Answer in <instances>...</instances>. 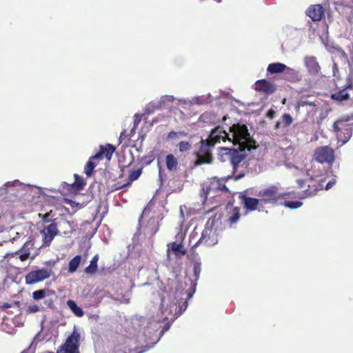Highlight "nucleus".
Returning <instances> with one entry per match:
<instances>
[{
    "instance_id": "obj_4",
    "label": "nucleus",
    "mask_w": 353,
    "mask_h": 353,
    "mask_svg": "<svg viewBox=\"0 0 353 353\" xmlns=\"http://www.w3.org/2000/svg\"><path fill=\"white\" fill-rule=\"evenodd\" d=\"M287 195L288 194L279 192L276 185H270L258 193L263 206L266 204L275 205L280 201L284 200Z\"/></svg>"
},
{
    "instance_id": "obj_19",
    "label": "nucleus",
    "mask_w": 353,
    "mask_h": 353,
    "mask_svg": "<svg viewBox=\"0 0 353 353\" xmlns=\"http://www.w3.org/2000/svg\"><path fill=\"white\" fill-rule=\"evenodd\" d=\"M305 65L308 72L313 75H316L321 70V67L314 57H305L304 59Z\"/></svg>"
},
{
    "instance_id": "obj_13",
    "label": "nucleus",
    "mask_w": 353,
    "mask_h": 353,
    "mask_svg": "<svg viewBox=\"0 0 353 353\" xmlns=\"http://www.w3.org/2000/svg\"><path fill=\"white\" fill-rule=\"evenodd\" d=\"M325 8L321 4H314L310 6L306 11L305 14L310 17L312 21H320L325 16Z\"/></svg>"
},
{
    "instance_id": "obj_44",
    "label": "nucleus",
    "mask_w": 353,
    "mask_h": 353,
    "mask_svg": "<svg viewBox=\"0 0 353 353\" xmlns=\"http://www.w3.org/2000/svg\"><path fill=\"white\" fill-rule=\"evenodd\" d=\"M296 183L299 185V188H301L305 184V181L303 179H297Z\"/></svg>"
},
{
    "instance_id": "obj_20",
    "label": "nucleus",
    "mask_w": 353,
    "mask_h": 353,
    "mask_svg": "<svg viewBox=\"0 0 353 353\" xmlns=\"http://www.w3.org/2000/svg\"><path fill=\"white\" fill-rule=\"evenodd\" d=\"M349 88H345L331 94L330 99L339 103H342L350 99V94L348 91Z\"/></svg>"
},
{
    "instance_id": "obj_9",
    "label": "nucleus",
    "mask_w": 353,
    "mask_h": 353,
    "mask_svg": "<svg viewBox=\"0 0 353 353\" xmlns=\"http://www.w3.org/2000/svg\"><path fill=\"white\" fill-rule=\"evenodd\" d=\"M51 268H41L28 272L25 277L27 285H32L49 279L52 274Z\"/></svg>"
},
{
    "instance_id": "obj_37",
    "label": "nucleus",
    "mask_w": 353,
    "mask_h": 353,
    "mask_svg": "<svg viewBox=\"0 0 353 353\" xmlns=\"http://www.w3.org/2000/svg\"><path fill=\"white\" fill-rule=\"evenodd\" d=\"M193 272L195 276V279L197 280L199 277V274L201 272V265L199 263H195L193 268Z\"/></svg>"
},
{
    "instance_id": "obj_21",
    "label": "nucleus",
    "mask_w": 353,
    "mask_h": 353,
    "mask_svg": "<svg viewBox=\"0 0 353 353\" xmlns=\"http://www.w3.org/2000/svg\"><path fill=\"white\" fill-rule=\"evenodd\" d=\"M316 111L319 112L317 123H321L327 117L329 112L331 111V108L327 103H324L316 107Z\"/></svg>"
},
{
    "instance_id": "obj_51",
    "label": "nucleus",
    "mask_w": 353,
    "mask_h": 353,
    "mask_svg": "<svg viewBox=\"0 0 353 353\" xmlns=\"http://www.w3.org/2000/svg\"><path fill=\"white\" fill-rule=\"evenodd\" d=\"M3 307H4V308H8V307H10V305H9L8 303H5V304L3 305Z\"/></svg>"
},
{
    "instance_id": "obj_23",
    "label": "nucleus",
    "mask_w": 353,
    "mask_h": 353,
    "mask_svg": "<svg viewBox=\"0 0 353 353\" xmlns=\"http://www.w3.org/2000/svg\"><path fill=\"white\" fill-rule=\"evenodd\" d=\"M293 122L292 116L288 113H285L281 118V121H278L275 125L274 129L278 130L280 128H288Z\"/></svg>"
},
{
    "instance_id": "obj_14",
    "label": "nucleus",
    "mask_w": 353,
    "mask_h": 353,
    "mask_svg": "<svg viewBox=\"0 0 353 353\" xmlns=\"http://www.w3.org/2000/svg\"><path fill=\"white\" fill-rule=\"evenodd\" d=\"M74 183L69 184L63 182L62 184V188L70 194H77L80 192L84 188L86 184L83 179L77 174H74Z\"/></svg>"
},
{
    "instance_id": "obj_50",
    "label": "nucleus",
    "mask_w": 353,
    "mask_h": 353,
    "mask_svg": "<svg viewBox=\"0 0 353 353\" xmlns=\"http://www.w3.org/2000/svg\"><path fill=\"white\" fill-rule=\"evenodd\" d=\"M158 230H159V227H157V229L152 232V235H154V234H156Z\"/></svg>"
},
{
    "instance_id": "obj_45",
    "label": "nucleus",
    "mask_w": 353,
    "mask_h": 353,
    "mask_svg": "<svg viewBox=\"0 0 353 353\" xmlns=\"http://www.w3.org/2000/svg\"><path fill=\"white\" fill-rule=\"evenodd\" d=\"M45 303L47 305V306L48 307H50V308H52L54 306V302H53V301L52 299H50L49 301H46L45 302Z\"/></svg>"
},
{
    "instance_id": "obj_48",
    "label": "nucleus",
    "mask_w": 353,
    "mask_h": 353,
    "mask_svg": "<svg viewBox=\"0 0 353 353\" xmlns=\"http://www.w3.org/2000/svg\"><path fill=\"white\" fill-rule=\"evenodd\" d=\"M184 306V309L183 310H185L188 306V303L186 301H185L183 303V305L181 306V308H180V310H182V307Z\"/></svg>"
},
{
    "instance_id": "obj_40",
    "label": "nucleus",
    "mask_w": 353,
    "mask_h": 353,
    "mask_svg": "<svg viewBox=\"0 0 353 353\" xmlns=\"http://www.w3.org/2000/svg\"><path fill=\"white\" fill-rule=\"evenodd\" d=\"M51 213H52V211H50V212L46 213L45 214H39V216L40 218H41L43 223H47V222H49L48 218L50 216Z\"/></svg>"
},
{
    "instance_id": "obj_38",
    "label": "nucleus",
    "mask_w": 353,
    "mask_h": 353,
    "mask_svg": "<svg viewBox=\"0 0 353 353\" xmlns=\"http://www.w3.org/2000/svg\"><path fill=\"white\" fill-rule=\"evenodd\" d=\"M40 310V307L37 305H30L28 307L26 312L28 313H36Z\"/></svg>"
},
{
    "instance_id": "obj_28",
    "label": "nucleus",
    "mask_w": 353,
    "mask_h": 353,
    "mask_svg": "<svg viewBox=\"0 0 353 353\" xmlns=\"http://www.w3.org/2000/svg\"><path fill=\"white\" fill-rule=\"evenodd\" d=\"M165 164L168 170H176L178 165V161L173 154H170L165 157Z\"/></svg>"
},
{
    "instance_id": "obj_35",
    "label": "nucleus",
    "mask_w": 353,
    "mask_h": 353,
    "mask_svg": "<svg viewBox=\"0 0 353 353\" xmlns=\"http://www.w3.org/2000/svg\"><path fill=\"white\" fill-rule=\"evenodd\" d=\"M284 205H285V206H286L289 208L296 209L298 208H300L303 205V203L301 201H288L285 202Z\"/></svg>"
},
{
    "instance_id": "obj_18",
    "label": "nucleus",
    "mask_w": 353,
    "mask_h": 353,
    "mask_svg": "<svg viewBox=\"0 0 353 353\" xmlns=\"http://www.w3.org/2000/svg\"><path fill=\"white\" fill-rule=\"evenodd\" d=\"M307 189L302 192L301 199H304L308 196H313L316 194L318 191L323 190V185L319 181L310 179L307 181Z\"/></svg>"
},
{
    "instance_id": "obj_27",
    "label": "nucleus",
    "mask_w": 353,
    "mask_h": 353,
    "mask_svg": "<svg viewBox=\"0 0 353 353\" xmlns=\"http://www.w3.org/2000/svg\"><path fill=\"white\" fill-rule=\"evenodd\" d=\"M67 305L72 313L77 317H82L84 315L83 310L79 307L74 301L69 299L67 301Z\"/></svg>"
},
{
    "instance_id": "obj_26",
    "label": "nucleus",
    "mask_w": 353,
    "mask_h": 353,
    "mask_svg": "<svg viewBox=\"0 0 353 353\" xmlns=\"http://www.w3.org/2000/svg\"><path fill=\"white\" fill-rule=\"evenodd\" d=\"M241 217L240 209L237 207H234L229 212L228 222L230 226L238 222Z\"/></svg>"
},
{
    "instance_id": "obj_25",
    "label": "nucleus",
    "mask_w": 353,
    "mask_h": 353,
    "mask_svg": "<svg viewBox=\"0 0 353 353\" xmlns=\"http://www.w3.org/2000/svg\"><path fill=\"white\" fill-rule=\"evenodd\" d=\"M141 174H142V168L137 169V170H131L128 174V182L125 184L122 185L118 189L130 186L133 181H134L135 180H137L139 178V176H141Z\"/></svg>"
},
{
    "instance_id": "obj_39",
    "label": "nucleus",
    "mask_w": 353,
    "mask_h": 353,
    "mask_svg": "<svg viewBox=\"0 0 353 353\" xmlns=\"http://www.w3.org/2000/svg\"><path fill=\"white\" fill-rule=\"evenodd\" d=\"M30 256V252H23L21 251V253L19 254V258L21 261H26Z\"/></svg>"
},
{
    "instance_id": "obj_34",
    "label": "nucleus",
    "mask_w": 353,
    "mask_h": 353,
    "mask_svg": "<svg viewBox=\"0 0 353 353\" xmlns=\"http://www.w3.org/2000/svg\"><path fill=\"white\" fill-rule=\"evenodd\" d=\"M319 105H321V103L319 101H316L314 102H310V101H300L296 105V108L299 109V108L301 106H305V105L317 107Z\"/></svg>"
},
{
    "instance_id": "obj_10",
    "label": "nucleus",
    "mask_w": 353,
    "mask_h": 353,
    "mask_svg": "<svg viewBox=\"0 0 353 353\" xmlns=\"http://www.w3.org/2000/svg\"><path fill=\"white\" fill-rule=\"evenodd\" d=\"M53 220L49 225L44 226L41 231L42 236V246H50L54 237L59 234L57 223Z\"/></svg>"
},
{
    "instance_id": "obj_33",
    "label": "nucleus",
    "mask_w": 353,
    "mask_h": 353,
    "mask_svg": "<svg viewBox=\"0 0 353 353\" xmlns=\"http://www.w3.org/2000/svg\"><path fill=\"white\" fill-rule=\"evenodd\" d=\"M179 150L181 152L188 151L191 149L192 145L188 141H181L178 144Z\"/></svg>"
},
{
    "instance_id": "obj_16",
    "label": "nucleus",
    "mask_w": 353,
    "mask_h": 353,
    "mask_svg": "<svg viewBox=\"0 0 353 353\" xmlns=\"http://www.w3.org/2000/svg\"><path fill=\"white\" fill-rule=\"evenodd\" d=\"M240 198L247 211L252 212L257 210L259 206L263 208L261 199L250 197L244 194L241 195Z\"/></svg>"
},
{
    "instance_id": "obj_49",
    "label": "nucleus",
    "mask_w": 353,
    "mask_h": 353,
    "mask_svg": "<svg viewBox=\"0 0 353 353\" xmlns=\"http://www.w3.org/2000/svg\"><path fill=\"white\" fill-rule=\"evenodd\" d=\"M335 70H338V68H337V65L336 63H334L333 64V72H334V74L335 75Z\"/></svg>"
},
{
    "instance_id": "obj_43",
    "label": "nucleus",
    "mask_w": 353,
    "mask_h": 353,
    "mask_svg": "<svg viewBox=\"0 0 353 353\" xmlns=\"http://www.w3.org/2000/svg\"><path fill=\"white\" fill-rule=\"evenodd\" d=\"M335 182H336V181H335V179H332L331 181H330L327 183V185H326V186H325V189H326V190H329V189H330V188L334 185V184L335 183Z\"/></svg>"
},
{
    "instance_id": "obj_32",
    "label": "nucleus",
    "mask_w": 353,
    "mask_h": 353,
    "mask_svg": "<svg viewBox=\"0 0 353 353\" xmlns=\"http://www.w3.org/2000/svg\"><path fill=\"white\" fill-rule=\"evenodd\" d=\"M51 291L49 289H42L34 291L32 292V298L34 300H40L43 299L47 294H48Z\"/></svg>"
},
{
    "instance_id": "obj_2",
    "label": "nucleus",
    "mask_w": 353,
    "mask_h": 353,
    "mask_svg": "<svg viewBox=\"0 0 353 353\" xmlns=\"http://www.w3.org/2000/svg\"><path fill=\"white\" fill-rule=\"evenodd\" d=\"M333 130L338 139L343 143H347L353 131V114L340 117L333 124Z\"/></svg>"
},
{
    "instance_id": "obj_41",
    "label": "nucleus",
    "mask_w": 353,
    "mask_h": 353,
    "mask_svg": "<svg viewBox=\"0 0 353 353\" xmlns=\"http://www.w3.org/2000/svg\"><path fill=\"white\" fill-rule=\"evenodd\" d=\"M178 132L174 131H171L168 134L167 139H175L178 138Z\"/></svg>"
},
{
    "instance_id": "obj_46",
    "label": "nucleus",
    "mask_w": 353,
    "mask_h": 353,
    "mask_svg": "<svg viewBox=\"0 0 353 353\" xmlns=\"http://www.w3.org/2000/svg\"><path fill=\"white\" fill-rule=\"evenodd\" d=\"M178 136H181V137H186L188 136V133L185 132V131H180L178 132Z\"/></svg>"
},
{
    "instance_id": "obj_8",
    "label": "nucleus",
    "mask_w": 353,
    "mask_h": 353,
    "mask_svg": "<svg viewBox=\"0 0 353 353\" xmlns=\"http://www.w3.org/2000/svg\"><path fill=\"white\" fill-rule=\"evenodd\" d=\"M225 190H227L225 185V180L223 179L212 177L208 183L203 184L201 195L206 199L208 195L211 192L216 193V192Z\"/></svg>"
},
{
    "instance_id": "obj_15",
    "label": "nucleus",
    "mask_w": 353,
    "mask_h": 353,
    "mask_svg": "<svg viewBox=\"0 0 353 353\" xmlns=\"http://www.w3.org/2000/svg\"><path fill=\"white\" fill-rule=\"evenodd\" d=\"M255 90L270 95L276 90L275 84L267 79H260L255 82Z\"/></svg>"
},
{
    "instance_id": "obj_31",
    "label": "nucleus",
    "mask_w": 353,
    "mask_h": 353,
    "mask_svg": "<svg viewBox=\"0 0 353 353\" xmlns=\"http://www.w3.org/2000/svg\"><path fill=\"white\" fill-rule=\"evenodd\" d=\"M81 261V256L80 255L75 256L73 259H72L68 265V271L70 272H75Z\"/></svg>"
},
{
    "instance_id": "obj_5",
    "label": "nucleus",
    "mask_w": 353,
    "mask_h": 353,
    "mask_svg": "<svg viewBox=\"0 0 353 353\" xmlns=\"http://www.w3.org/2000/svg\"><path fill=\"white\" fill-rule=\"evenodd\" d=\"M214 146V145L209 139H202L200 141V147L197 152V159L195 162L196 165L210 163L212 162V150Z\"/></svg>"
},
{
    "instance_id": "obj_17",
    "label": "nucleus",
    "mask_w": 353,
    "mask_h": 353,
    "mask_svg": "<svg viewBox=\"0 0 353 353\" xmlns=\"http://www.w3.org/2000/svg\"><path fill=\"white\" fill-rule=\"evenodd\" d=\"M170 252H172L176 258L181 259L187 254L188 250L183 243L172 242L167 245V253Z\"/></svg>"
},
{
    "instance_id": "obj_52",
    "label": "nucleus",
    "mask_w": 353,
    "mask_h": 353,
    "mask_svg": "<svg viewBox=\"0 0 353 353\" xmlns=\"http://www.w3.org/2000/svg\"><path fill=\"white\" fill-rule=\"evenodd\" d=\"M21 353H28V352L27 350H24Z\"/></svg>"
},
{
    "instance_id": "obj_30",
    "label": "nucleus",
    "mask_w": 353,
    "mask_h": 353,
    "mask_svg": "<svg viewBox=\"0 0 353 353\" xmlns=\"http://www.w3.org/2000/svg\"><path fill=\"white\" fill-rule=\"evenodd\" d=\"M98 259H99V256H98V254H96L94 255L91 261H90V264L85 268V272L87 273V274H94L97 272V261H98Z\"/></svg>"
},
{
    "instance_id": "obj_1",
    "label": "nucleus",
    "mask_w": 353,
    "mask_h": 353,
    "mask_svg": "<svg viewBox=\"0 0 353 353\" xmlns=\"http://www.w3.org/2000/svg\"><path fill=\"white\" fill-rule=\"evenodd\" d=\"M232 143L236 148H221L220 156L222 161H229L236 170L239 163L247 156L246 151L255 149L256 141L250 137L245 124H234L230 128Z\"/></svg>"
},
{
    "instance_id": "obj_3",
    "label": "nucleus",
    "mask_w": 353,
    "mask_h": 353,
    "mask_svg": "<svg viewBox=\"0 0 353 353\" xmlns=\"http://www.w3.org/2000/svg\"><path fill=\"white\" fill-rule=\"evenodd\" d=\"M115 150V147L110 143L106 144L105 146L100 145L99 150L94 155L90 157L84 167V172L87 176H90L92 174L94 168L97 165L96 161L102 160L103 157L110 161Z\"/></svg>"
},
{
    "instance_id": "obj_29",
    "label": "nucleus",
    "mask_w": 353,
    "mask_h": 353,
    "mask_svg": "<svg viewBox=\"0 0 353 353\" xmlns=\"http://www.w3.org/2000/svg\"><path fill=\"white\" fill-rule=\"evenodd\" d=\"M130 348L125 343H118L114 345L111 353H130Z\"/></svg>"
},
{
    "instance_id": "obj_53",
    "label": "nucleus",
    "mask_w": 353,
    "mask_h": 353,
    "mask_svg": "<svg viewBox=\"0 0 353 353\" xmlns=\"http://www.w3.org/2000/svg\"><path fill=\"white\" fill-rule=\"evenodd\" d=\"M14 254L18 255V254H19V252H16L14 253Z\"/></svg>"
},
{
    "instance_id": "obj_24",
    "label": "nucleus",
    "mask_w": 353,
    "mask_h": 353,
    "mask_svg": "<svg viewBox=\"0 0 353 353\" xmlns=\"http://www.w3.org/2000/svg\"><path fill=\"white\" fill-rule=\"evenodd\" d=\"M287 69V65L282 63H272L268 65L267 68L268 72L270 74L283 73Z\"/></svg>"
},
{
    "instance_id": "obj_22",
    "label": "nucleus",
    "mask_w": 353,
    "mask_h": 353,
    "mask_svg": "<svg viewBox=\"0 0 353 353\" xmlns=\"http://www.w3.org/2000/svg\"><path fill=\"white\" fill-rule=\"evenodd\" d=\"M283 78L290 82H296L299 81V72L293 68L287 66V69L283 72Z\"/></svg>"
},
{
    "instance_id": "obj_42",
    "label": "nucleus",
    "mask_w": 353,
    "mask_h": 353,
    "mask_svg": "<svg viewBox=\"0 0 353 353\" xmlns=\"http://www.w3.org/2000/svg\"><path fill=\"white\" fill-rule=\"evenodd\" d=\"M275 114H276L275 110H274L273 109H270L266 113V117L272 119L273 118H274Z\"/></svg>"
},
{
    "instance_id": "obj_7",
    "label": "nucleus",
    "mask_w": 353,
    "mask_h": 353,
    "mask_svg": "<svg viewBox=\"0 0 353 353\" xmlns=\"http://www.w3.org/2000/svg\"><path fill=\"white\" fill-rule=\"evenodd\" d=\"M314 159L321 163L332 165L335 160L334 151L328 145L319 147L314 150Z\"/></svg>"
},
{
    "instance_id": "obj_12",
    "label": "nucleus",
    "mask_w": 353,
    "mask_h": 353,
    "mask_svg": "<svg viewBox=\"0 0 353 353\" xmlns=\"http://www.w3.org/2000/svg\"><path fill=\"white\" fill-rule=\"evenodd\" d=\"M218 243L217 235L215 232L210 228H205L201 234V236L195 245L204 244L206 246H212Z\"/></svg>"
},
{
    "instance_id": "obj_36",
    "label": "nucleus",
    "mask_w": 353,
    "mask_h": 353,
    "mask_svg": "<svg viewBox=\"0 0 353 353\" xmlns=\"http://www.w3.org/2000/svg\"><path fill=\"white\" fill-rule=\"evenodd\" d=\"M33 243L31 241H26L23 247L21 248V251H23L24 252H28L30 253V249L33 247Z\"/></svg>"
},
{
    "instance_id": "obj_6",
    "label": "nucleus",
    "mask_w": 353,
    "mask_h": 353,
    "mask_svg": "<svg viewBox=\"0 0 353 353\" xmlns=\"http://www.w3.org/2000/svg\"><path fill=\"white\" fill-rule=\"evenodd\" d=\"M80 338L79 332L77 330H74L57 353H80Z\"/></svg>"
},
{
    "instance_id": "obj_47",
    "label": "nucleus",
    "mask_w": 353,
    "mask_h": 353,
    "mask_svg": "<svg viewBox=\"0 0 353 353\" xmlns=\"http://www.w3.org/2000/svg\"><path fill=\"white\" fill-rule=\"evenodd\" d=\"M147 159L148 157H146L143 159V160L144 161V163L146 165L149 164L152 161V159L148 160Z\"/></svg>"
},
{
    "instance_id": "obj_11",
    "label": "nucleus",
    "mask_w": 353,
    "mask_h": 353,
    "mask_svg": "<svg viewBox=\"0 0 353 353\" xmlns=\"http://www.w3.org/2000/svg\"><path fill=\"white\" fill-rule=\"evenodd\" d=\"M230 133L231 134L226 132L223 127L217 126L211 131L208 139L214 145L216 143H221V141L225 142L226 140L232 142V132H230Z\"/></svg>"
}]
</instances>
